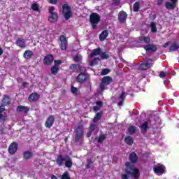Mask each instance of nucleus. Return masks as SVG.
<instances>
[{
    "mask_svg": "<svg viewBox=\"0 0 179 179\" xmlns=\"http://www.w3.org/2000/svg\"><path fill=\"white\" fill-rule=\"evenodd\" d=\"M3 111H5V106L1 105L0 106V114H1V113H3Z\"/></svg>",
    "mask_w": 179,
    "mask_h": 179,
    "instance_id": "3c124183",
    "label": "nucleus"
},
{
    "mask_svg": "<svg viewBox=\"0 0 179 179\" xmlns=\"http://www.w3.org/2000/svg\"><path fill=\"white\" fill-rule=\"evenodd\" d=\"M3 54V50H2V48H0V56Z\"/></svg>",
    "mask_w": 179,
    "mask_h": 179,
    "instance_id": "680f3d73",
    "label": "nucleus"
},
{
    "mask_svg": "<svg viewBox=\"0 0 179 179\" xmlns=\"http://www.w3.org/2000/svg\"><path fill=\"white\" fill-rule=\"evenodd\" d=\"M51 178L52 179H58L55 175H52Z\"/></svg>",
    "mask_w": 179,
    "mask_h": 179,
    "instance_id": "e2e57ef3",
    "label": "nucleus"
},
{
    "mask_svg": "<svg viewBox=\"0 0 179 179\" xmlns=\"http://www.w3.org/2000/svg\"><path fill=\"white\" fill-rule=\"evenodd\" d=\"M33 55H34L33 51L27 50L24 52L23 57L25 59H31V58H33Z\"/></svg>",
    "mask_w": 179,
    "mask_h": 179,
    "instance_id": "b1692460",
    "label": "nucleus"
},
{
    "mask_svg": "<svg viewBox=\"0 0 179 179\" xmlns=\"http://www.w3.org/2000/svg\"><path fill=\"white\" fill-rule=\"evenodd\" d=\"M1 104L3 106H9L10 104V96L9 95H4L2 100H1Z\"/></svg>",
    "mask_w": 179,
    "mask_h": 179,
    "instance_id": "5701e85b",
    "label": "nucleus"
},
{
    "mask_svg": "<svg viewBox=\"0 0 179 179\" xmlns=\"http://www.w3.org/2000/svg\"><path fill=\"white\" fill-rule=\"evenodd\" d=\"M129 160L131 162H127L125 163L126 168L124 169V173H122L120 177L122 179H129L131 176L134 177V179H139L141 177V172L139 169L135 166V163L138 162V155L136 153L131 152L129 155Z\"/></svg>",
    "mask_w": 179,
    "mask_h": 179,
    "instance_id": "f257e3e1",
    "label": "nucleus"
},
{
    "mask_svg": "<svg viewBox=\"0 0 179 179\" xmlns=\"http://www.w3.org/2000/svg\"><path fill=\"white\" fill-rule=\"evenodd\" d=\"M101 54V48H97L96 49H94L93 52L90 53V57H96V55H100Z\"/></svg>",
    "mask_w": 179,
    "mask_h": 179,
    "instance_id": "bb28decb",
    "label": "nucleus"
},
{
    "mask_svg": "<svg viewBox=\"0 0 179 179\" xmlns=\"http://www.w3.org/2000/svg\"><path fill=\"white\" fill-rule=\"evenodd\" d=\"M140 129L142 134L147 132L148 130L149 129V122L145 121L143 124H141Z\"/></svg>",
    "mask_w": 179,
    "mask_h": 179,
    "instance_id": "412c9836",
    "label": "nucleus"
},
{
    "mask_svg": "<svg viewBox=\"0 0 179 179\" xmlns=\"http://www.w3.org/2000/svg\"><path fill=\"white\" fill-rule=\"evenodd\" d=\"M140 5H141V3L139 1H136V3H134L133 6L134 12H139Z\"/></svg>",
    "mask_w": 179,
    "mask_h": 179,
    "instance_id": "72a5a7b5",
    "label": "nucleus"
},
{
    "mask_svg": "<svg viewBox=\"0 0 179 179\" xmlns=\"http://www.w3.org/2000/svg\"><path fill=\"white\" fill-rule=\"evenodd\" d=\"M162 3H163V0H158L157 1V5L160 6V5H162Z\"/></svg>",
    "mask_w": 179,
    "mask_h": 179,
    "instance_id": "13d9d810",
    "label": "nucleus"
},
{
    "mask_svg": "<svg viewBox=\"0 0 179 179\" xmlns=\"http://www.w3.org/2000/svg\"><path fill=\"white\" fill-rule=\"evenodd\" d=\"M169 44H170V42L166 43L163 45V48H167V47H169Z\"/></svg>",
    "mask_w": 179,
    "mask_h": 179,
    "instance_id": "4d7b16f0",
    "label": "nucleus"
},
{
    "mask_svg": "<svg viewBox=\"0 0 179 179\" xmlns=\"http://www.w3.org/2000/svg\"><path fill=\"white\" fill-rule=\"evenodd\" d=\"M0 120H5V117L3 116V114L0 113Z\"/></svg>",
    "mask_w": 179,
    "mask_h": 179,
    "instance_id": "052dcab7",
    "label": "nucleus"
},
{
    "mask_svg": "<svg viewBox=\"0 0 179 179\" xmlns=\"http://www.w3.org/2000/svg\"><path fill=\"white\" fill-rule=\"evenodd\" d=\"M179 49V45L177 43H173L169 48V52H174Z\"/></svg>",
    "mask_w": 179,
    "mask_h": 179,
    "instance_id": "c85d7f7f",
    "label": "nucleus"
},
{
    "mask_svg": "<svg viewBox=\"0 0 179 179\" xmlns=\"http://www.w3.org/2000/svg\"><path fill=\"white\" fill-rule=\"evenodd\" d=\"M49 3H50V5H57L58 0H49Z\"/></svg>",
    "mask_w": 179,
    "mask_h": 179,
    "instance_id": "09e8293b",
    "label": "nucleus"
},
{
    "mask_svg": "<svg viewBox=\"0 0 179 179\" xmlns=\"http://www.w3.org/2000/svg\"><path fill=\"white\" fill-rule=\"evenodd\" d=\"M74 134H75V138H74L75 142L76 143L79 142H82L83 141V135H84L83 124L78 125L77 128H76L74 131Z\"/></svg>",
    "mask_w": 179,
    "mask_h": 179,
    "instance_id": "7ed1b4c3",
    "label": "nucleus"
},
{
    "mask_svg": "<svg viewBox=\"0 0 179 179\" xmlns=\"http://www.w3.org/2000/svg\"><path fill=\"white\" fill-rule=\"evenodd\" d=\"M119 100H125V92L122 91L120 95L119 96Z\"/></svg>",
    "mask_w": 179,
    "mask_h": 179,
    "instance_id": "c03bdc74",
    "label": "nucleus"
},
{
    "mask_svg": "<svg viewBox=\"0 0 179 179\" xmlns=\"http://www.w3.org/2000/svg\"><path fill=\"white\" fill-rule=\"evenodd\" d=\"M171 1V3H173V2H174L175 5L177 6V2L178 1V0H170Z\"/></svg>",
    "mask_w": 179,
    "mask_h": 179,
    "instance_id": "bf43d9fd",
    "label": "nucleus"
},
{
    "mask_svg": "<svg viewBox=\"0 0 179 179\" xmlns=\"http://www.w3.org/2000/svg\"><path fill=\"white\" fill-rule=\"evenodd\" d=\"M143 48L147 52H156V51H157V46L155 44L145 45Z\"/></svg>",
    "mask_w": 179,
    "mask_h": 179,
    "instance_id": "2eb2a0df",
    "label": "nucleus"
},
{
    "mask_svg": "<svg viewBox=\"0 0 179 179\" xmlns=\"http://www.w3.org/2000/svg\"><path fill=\"white\" fill-rule=\"evenodd\" d=\"M59 41L60 42L59 48L62 51H66V45H68V40H66V37L64 35H61Z\"/></svg>",
    "mask_w": 179,
    "mask_h": 179,
    "instance_id": "9d476101",
    "label": "nucleus"
},
{
    "mask_svg": "<svg viewBox=\"0 0 179 179\" xmlns=\"http://www.w3.org/2000/svg\"><path fill=\"white\" fill-rule=\"evenodd\" d=\"M101 17L100 15L92 13L90 15V22L91 23V26H92L93 30H96L97 29V24L100 23Z\"/></svg>",
    "mask_w": 179,
    "mask_h": 179,
    "instance_id": "20e7f679",
    "label": "nucleus"
},
{
    "mask_svg": "<svg viewBox=\"0 0 179 179\" xmlns=\"http://www.w3.org/2000/svg\"><path fill=\"white\" fill-rule=\"evenodd\" d=\"M66 141H68V138H65V142H66Z\"/></svg>",
    "mask_w": 179,
    "mask_h": 179,
    "instance_id": "69168bd1",
    "label": "nucleus"
},
{
    "mask_svg": "<svg viewBox=\"0 0 179 179\" xmlns=\"http://www.w3.org/2000/svg\"><path fill=\"white\" fill-rule=\"evenodd\" d=\"M176 6H177L176 5H175V3L173 2H170L168 1L166 3H165V8H166L168 9V10H173L174 9H176Z\"/></svg>",
    "mask_w": 179,
    "mask_h": 179,
    "instance_id": "a878e982",
    "label": "nucleus"
},
{
    "mask_svg": "<svg viewBox=\"0 0 179 179\" xmlns=\"http://www.w3.org/2000/svg\"><path fill=\"white\" fill-rule=\"evenodd\" d=\"M70 71L76 73H80V72H86V67L80 65V64H72L69 66Z\"/></svg>",
    "mask_w": 179,
    "mask_h": 179,
    "instance_id": "39448f33",
    "label": "nucleus"
},
{
    "mask_svg": "<svg viewBox=\"0 0 179 179\" xmlns=\"http://www.w3.org/2000/svg\"><path fill=\"white\" fill-rule=\"evenodd\" d=\"M99 110H100V108L99 107H97V106H94L93 107V110L94 111L97 112V111H99Z\"/></svg>",
    "mask_w": 179,
    "mask_h": 179,
    "instance_id": "6e6d98bb",
    "label": "nucleus"
},
{
    "mask_svg": "<svg viewBox=\"0 0 179 179\" xmlns=\"http://www.w3.org/2000/svg\"><path fill=\"white\" fill-rule=\"evenodd\" d=\"M96 103L99 107H103V102L101 101H97Z\"/></svg>",
    "mask_w": 179,
    "mask_h": 179,
    "instance_id": "603ef678",
    "label": "nucleus"
},
{
    "mask_svg": "<svg viewBox=\"0 0 179 179\" xmlns=\"http://www.w3.org/2000/svg\"><path fill=\"white\" fill-rule=\"evenodd\" d=\"M139 41L141 43H145V44H149L150 43V37L149 36H140Z\"/></svg>",
    "mask_w": 179,
    "mask_h": 179,
    "instance_id": "cd10ccee",
    "label": "nucleus"
},
{
    "mask_svg": "<svg viewBox=\"0 0 179 179\" xmlns=\"http://www.w3.org/2000/svg\"><path fill=\"white\" fill-rule=\"evenodd\" d=\"M15 44H16V45H17V47H20V48H25V47H26V39L19 38L17 39V41L15 42Z\"/></svg>",
    "mask_w": 179,
    "mask_h": 179,
    "instance_id": "aec40b11",
    "label": "nucleus"
},
{
    "mask_svg": "<svg viewBox=\"0 0 179 179\" xmlns=\"http://www.w3.org/2000/svg\"><path fill=\"white\" fill-rule=\"evenodd\" d=\"M40 99V94L37 92L32 93L28 97V100L30 103H36Z\"/></svg>",
    "mask_w": 179,
    "mask_h": 179,
    "instance_id": "6ab92c4d",
    "label": "nucleus"
},
{
    "mask_svg": "<svg viewBox=\"0 0 179 179\" xmlns=\"http://www.w3.org/2000/svg\"><path fill=\"white\" fill-rule=\"evenodd\" d=\"M93 164V161L92 159H90L87 161V164H86V169H92V165Z\"/></svg>",
    "mask_w": 179,
    "mask_h": 179,
    "instance_id": "a19ab883",
    "label": "nucleus"
},
{
    "mask_svg": "<svg viewBox=\"0 0 179 179\" xmlns=\"http://www.w3.org/2000/svg\"><path fill=\"white\" fill-rule=\"evenodd\" d=\"M31 8L32 10H34V12H40V8H38V4L36 3H32Z\"/></svg>",
    "mask_w": 179,
    "mask_h": 179,
    "instance_id": "c9c22d12",
    "label": "nucleus"
},
{
    "mask_svg": "<svg viewBox=\"0 0 179 179\" xmlns=\"http://www.w3.org/2000/svg\"><path fill=\"white\" fill-rule=\"evenodd\" d=\"M54 62V56L51 54L47 55L43 59L44 65H51Z\"/></svg>",
    "mask_w": 179,
    "mask_h": 179,
    "instance_id": "dca6fc26",
    "label": "nucleus"
},
{
    "mask_svg": "<svg viewBox=\"0 0 179 179\" xmlns=\"http://www.w3.org/2000/svg\"><path fill=\"white\" fill-rule=\"evenodd\" d=\"M113 82V78L110 76H104L102 78L101 83L99 85V89L101 92H104L106 90V86H108Z\"/></svg>",
    "mask_w": 179,
    "mask_h": 179,
    "instance_id": "0eeeda50",
    "label": "nucleus"
},
{
    "mask_svg": "<svg viewBox=\"0 0 179 179\" xmlns=\"http://www.w3.org/2000/svg\"><path fill=\"white\" fill-rule=\"evenodd\" d=\"M30 110V108L29 106H17L16 112L17 113H22V114H27L29 111Z\"/></svg>",
    "mask_w": 179,
    "mask_h": 179,
    "instance_id": "a211bd4d",
    "label": "nucleus"
},
{
    "mask_svg": "<svg viewBox=\"0 0 179 179\" xmlns=\"http://www.w3.org/2000/svg\"><path fill=\"white\" fill-rule=\"evenodd\" d=\"M90 129H91L90 131H92L93 132V131H94L96 129V124L91 123L90 125Z\"/></svg>",
    "mask_w": 179,
    "mask_h": 179,
    "instance_id": "49530a36",
    "label": "nucleus"
},
{
    "mask_svg": "<svg viewBox=\"0 0 179 179\" xmlns=\"http://www.w3.org/2000/svg\"><path fill=\"white\" fill-rule=\"evenodd\" d=\"M124 142L127 145H129V146H131V145L134 144V140L130 136H128L124 138Z\"/></svg>",
    "mask_w": 179,
    "mask_h": 179,
    "instance_id": "c756f323",
    "label": "nucleus"
},
{
    "mask_svg": "<svg viewBox=\"0 0 179 179\" xmlns=\"http://www.w3.org/2000/svg\"><path fill=\"white\" fill-rule=\"evenodd\" d=\"M61 64H62V60H55V66H58L59 65H61Z\"/></svg>",
    "mask_w": 179,
    "mask_h": 179,
    "instance_id": "de8ad7c7",
    "label": "nucleus"
},
{
    "mask_svg": "<svg viewBox=\"0 0 179 179\" xmlns=\"http://www.w3.org/2000/svg\"><path fill=\"white\" fill-rule=\"evenodd\" d=\"M153 171L157 176H163L166 173V166L163 164H158L153 168Z\"/></svg>",
    "mask_w": 179,
    "mask_h": 179,
    "instance_id": "1a4fd4ad",
    "label": "nucleus"
},
{
    "mask_svg": "<svg viewBox=\"0 0 179 179\" xmlns=\"http://www.w3.org/2000/svg\"><path fill=\"white\" fill-rule=\"evenodd\" d=\"M106 138H107V137L106 136V134H101V135L99 136L98 138H95L94 139V142H96V139H97L98 143H101L106 139Z\"/></svg>",
    "mask_w": 179,
    "mask_h": 179,
    "instance_id": "7c9ffc66",
    "label": "nucleus"
},
{
    "mask_svg": "<svg viewBox=\"0 0 179 179\" xmlns=\"http://www.w3.org/2000/svg\"><path fill=\"white\" fill-rule=\"evenodd\" d=\"M152 65L153 64L150 63L148 61H145L144 63H142L138 68L140 71H148V69L152 68Z\"/></svg>",
    "mask_w": 179,
    "mask_h": 179,
    "instance_id": "f3484780",
    "label": "nucleus"
},
{
    "mask_svg": "<svg viewBox=\"0 0 179 179\" xmlns=\"http://www.w3.org/2000/svg\"><path fill=\"white\" fill-rule=\"evenodd\" d=\"M62 179H71V177L69 176V173L68 171H65L62 176Z\"/></svg>",
    "mask_w": 179,
    "mask_h": 179,
    "instance_id": "79ce46f5",
    "label": "nucleus"
},
{
    "mask_svg": "<svg viewBox=\"0 0 179 179\" xmlns=\"http://www.w3.org/2000/svg\"><path fill=\"white\" fill-rule=\"evenodd\" d=\"M100 118H101V113L100 112H98L93 119V122L96 124V122H99L100 121Z\"/></svg>",
    "mask_w": 179,
    "mask_h": 179,
    "instance_id": "473e14b6",
    "label": "nucleus"
},
{
    "mask_svg": "<svg viewBox=\"0 0 179 179\" xmlns=\"http://www.w3.org/2000/svg\"><path fill=\"white\" fill-rule=\"evenodd\" d=\"M62 12L66 20L71 19V17L72 16V8L68 3L62 5Z\"/></svg>",
    "mask_w": 179,
    "mask_h": 179,
    "instance_id": "423d86ee",
    "label": "nucleus"
},
{
    "mask_svg": "<svg viewBox=\"0 0 179 179\" xmlns=\"http://www.w3.org/2000/svg\"><path fill=\"white\" fill-rule=\"evenodd\" d=\"M73 61L76 62H82V57L78 55H76L73 58Z\"/></svg>",
    "mask_w": 179,
    "mask_h": 179,
    "instance_id": "37998d69",
    "label": "nucleus"
},
{
    "mask_svg": "<svg viewBox=\"0 0 179 179\" xmlns=\"http://www.w3.org/2000/svg\"><path fill=\"white\" fill-rule=\"evenodd\" d=\"M97 61H100V58L94 57V59L90 62V66H94V65H97Z\"/></svg>",
    "mask_w": 179,
    "mask_h": 179,
    "instance_id": "4c0bfd02",
    "label": "nucleus"
},
{
    "mask_svg": "<svg viewBox=\"0 0 179 179\" xmlns=\"http://www.w3.org/2000/svg\"><path fill=\"white\" fill-rule=\"evenodd\" d=\"M127 17H128L127 12L122 10L118 13V20L121 24H124L127 22Z\"/></svg>",
    "mask_w": 179,
    "mask_h": 179,
    "instance_id": "f8f14e48",
    "label": "nucleus"
},
{
    "mask_svg": "<svg viewBox=\"0 0 179 179\" xmlns=\"http://www.w3.org/2000/svg\"><path fill=\"white\" fill-rule=\"evenodd\" d=\"M56 163L57 166H64L65 165V167L66 169H71L73 164L72 162V159H71V157L69 155H57L56 158Z\"/></svg>",
    "mask_w": 179,
    "mask_h": 179,
    "instance_id": "f03ea898",
    "label": "nucleus"
},
{
    "mask_svg": "<svg viewBox=\"0 0 179 179\" xmlns=\"http://www.w3.org/2000/svg\"><path fill=\"white\" fill-rule=\"evenodd\" d=\"M92 134H93V131H92V130H90V131H88L87 133V138H90V136H92Z\"/></svg>",
    "mask_w": 179,
    "mask_h": 179,
    "instance_id": "864d4df0",
    "label": "nucleus"
},
{
    "mask_svg": "<svg viewBox=\"0 0 179 179\" xmlns=\"http://www.w3.org/2000/svg\"><path fill=\"white\" fill-rule=\"evenodd\" d=\"M167 76V74L164 73V71H161L159 73V78H166Z\"/></svg>",
    "mask_w": 179,
    "mask_h": 179,
    "instance_id": "8fccbe9b",
    "label": "nucleus"
},
{
    "mask_svg": "<svg viewBox=\"0 0 179 179\" xmlns=\"http://www.w3.org/2000/svg\"><path fill=\"white\" fill-rule=\"evenodd\" d=\"M54 10H55V6H50L49 8V13L50 15L48 17V20L51 23H55V22L58 20V14H57V13H54Z\"/></svg>",
    "mask_w": 179,
    "mask_h": 179,
    "instance_id": "6e6552de",
    "label": "nucleus"
},
{
    "mask_svg": "<svg viewBox=\"0 0 179 179\" xmlns=\"http://www.w3.org/2000/svg\"><path fill=\"white\" fill-rule=\"evenodd\" d=\"M87 79H89V76L85 72H80V74L77 76V82L78 83H85Z\"/></svg>",
    "mask_w": 179,
    "mask_h": 179,
    "instance_id": "ddd939ff",
    "label": "nucleus"
},
{
    "mask_svg": "<svg viewBox=\"0 0 179 179\" xmlns=\"http://www.w3.org/2000/svg\"><path fill=\"white\" fill-rule=\"evenodd\" d=\"M58 71H59V67L57 66H53L51 68L52 75H57V73H58Z\"/></svg>",
    "mask_w": 179,
    "mask_h": 179,
    "instance_id": "e433bc0d",
    "label": "nucleus"
},
{
    "mask_svg": "<svg viewBox=\"0 0 179 179\" xmlns=\"http://www.w3.org/2000/svg\"><path fill=\"white\" fill-rule=\"evenodd\" d=\"M108 37V30H103L99 35L100 41H104Z\"/></svg>",
    "mask_w": 179,
    "mask_h": 179,
    "instance_id": "393cba45",
    "label": "nucleus"
},
{
    "mask_svg": "<svg viewBox=\"0 0 179 179\" xmlns=\"http://www.w3.org/2000/svg\"><path fill=\"white\" fill-rule=\"evenodd\" d=\"M150 27L152 33H156V31H157V27H156V23H155V22L152 21L150 22Z\"/></svg>",
    "mask_w": 179,
    "mask_h": 179,
    "instance_id": "f704fd0d",
    "label": "nucleus"
},
{
    "mask_svg": "<svg viewBox=\"0 0 179 179\" xmlns=\"http://www.w3.org/2000/svg\"><path fill=\"white\" fill-rule=\"evenodd\" d=\"M128 132L130 135H134L136 132V127L134 125L129 126Z\"/></svg>",
    "mask_w": 179,
    "mask_h": 179,
    "instance_id": "2f4dec72",
    "label": "nucleus"
},
{
    "mask_svg": "<svg viewBox=\"0 0 179 179\" xmlns=\"http://www.w3.org/2000/svg\"><path fill=\"white\" fill-rule=\"evenodd\" d=\"M55 121V116L50 115L45 122V127L46 128H51L54 125Z\"/></svg>",
    "mask_w": 179,
    "mask_h": 179,
    "instance_id": "4468645a",
    "label": "nucleus"
},
{
    "mask_svg": "<svg viewBox=\"0 0 179 179\" xmlns=\"http://www.w3.org/2000/svg\"><path fill=\"white\" fill-rule=\"evenodd\" d=\"M1 93H0V97H1Z\"/></svg>",
    "mask_w": 179,
    "mask_h": 179,
    "instance_id": "338daca9",
    "label": "nucleus"
},
{
    "mask_svg": "<svg viewBox=\"0 0 179 179\" xmlns=\"http://www.w3.org/2000/svg\"><path fill=\"white\" fill-rule=\"evenodd\" d=\"M110 70L109 69H104L102 70L101 75V76H104L106 75H108V73H110Z\"/></svg>",
    "mask_w": 179,
    "mask_h": 179,
    "instance_id": "ea45409f",
    "label": "nucleus"
},
{
    "mask_svg": "<svg viewBox=\"0 0 179 179\" xmlns=\"http://www.w3.org/2000/svg\"><path fill=\"white\" fill-rule=\"evenodd\" d=\"M24 160H30L33 157V152L30 150H26L22 154Z\"/></svg>",
    "mask_w": 179,
    "mask_h": 179,
    "instance_id": "4be33fe9",
    "label": "nucleus"
},
{
    "mask_svg": "<svg viewBox=\"0 0 179 179\" xmlns=\"http://www.w3.org/2000/svg\"><path fill=\"white\" fill-rule=\"evenodd\" d=\"M100 57L101 59H108L110 58V56L106 52H101Z\"/></svg>",
    "mask_w": 179,
    "mask_h": 179,
    "instance_id": "58836bf2",
    "label": "nucleus"
},
{
    "mask_svg": "<svg viewBox=\"0 0 179 179\" xmlns=\"http://www.w3.org/2000/svg\"><path fill=\"white\" fill-rule=\"evenodd\" d=\"M124 104V100H120L118 103L117 106H119V107H121V106H122Z\"/></svg>",
    "mask_w": 179,
    "mask_h": 179,
    "instance_id": "5fc2aeb1",
    "label": "nucleus"
},
{
    "mask_svg": "<svg viewBox=\"0 0 179 179\" xmlns=\"http://www.w3.org/2000/svg\"><path fill=\"white\" fill-rule=\"evenodd\" d=\"M17 149H19V144L16 142H13L8 147V153L13 155L17 152Z\"/></svg>",
    "mask_w": 179,
    "mask_h": 179,
    "instance_id": "9b49d317",
    "label": "nucleus"
},
{
    "mask_svg": "<svg viewBox=\"0 0 179 179\" xmlns=\"http://www.w3.org/2000/svg\"><path fill=\"white\" fill-rule=\"evenodd\" d=\"M71 93H73V94H78V88L72 86L71 87Z\"/></svg>",
    "mask_w": 179,
    "mask_h": 179,
    "instance_id": "a18cd8bd",
    "label": "nucleus"
},
{
    "mask_svg": "<svg viewBox=\"0 0 179 179\" xmlns=\"http://www.w3.org/2000/svg\"><path fill=\"white\" fill-rule=\"evenodd\" d=\"M22 85L24 86L25 85H27V83H23Z\"/></svg>",
    "mask_w": 179,
    "mask_h": 179,
    "instance_id": "0e129e2a",
    "label": "nucleus"
}]
</instances>
